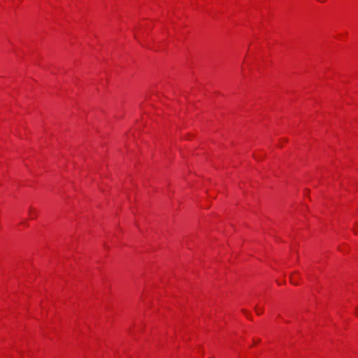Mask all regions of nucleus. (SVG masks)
I'll return each mask as SVG.
<instances>
[{
	"mask_svg": "<svg viewBox=\"0 0 358 358\" xmlns=\"http://www.w3.org/2000/svg\"><path fill=\"white\" fill-rule=\"evenodd\" d=\"M294 275L295 274H292L291 276H290V281H291V283H292L293 285H298V282L296 280H295L294 279Z\"/></svg>",
	"mask_w": 358,
	"mask_h": 358,
	"instance_id": "nucleus-2",
	"label": "nucleus"
},
{
	"mask_svg": "<svg viewBox=\"0 0 358 358\" xmlns=\"http://www.w3.org/2000/svg\"><path fill=\"white\" fill-rule=\"evenodd\" d=\"M355 314H356L357 315H358V307H357V309H356Z\"/></svg>",
	"mask_w": 358,
	"mask_h": 358,
	"instance_id": "nucleus-4",
	"label": "nucleus"
},
{
	"mask_svg": "<svg viewBox=\"0 0 358 358\" xmlns=\"http://www.w3.org/2000/svg\"><path fill=\"white\" fill-rule=\"evenodd\" d=\"M36 213V210H35V209H34V208H31L29 209V215H30V216H31V219H33V218H34V216H33V215H34V213Z\"/></svg>",
	"mask_w": 358,
	"mask_h": 358,
	"instance_id": "nucleus-3",
	"label": "nucleus"
},
{
	"mask_svg": "<svg viewBox=\"0 0 358 358\" xmlns=\"http://www.w3.org/2000/svg\"><path fill=\"white\" fill-rule=\"evenodd\" d=\"M255 309L256 313H257V315H261V314H262V313H263V312H264L263 308H258L257 306H255Z\"/></svg>",
	"mask_w": 358,
	"mask_h": 358,
	"instance_id": "nucleus-1",
	"label": "nucleus"
}]
</instances>
